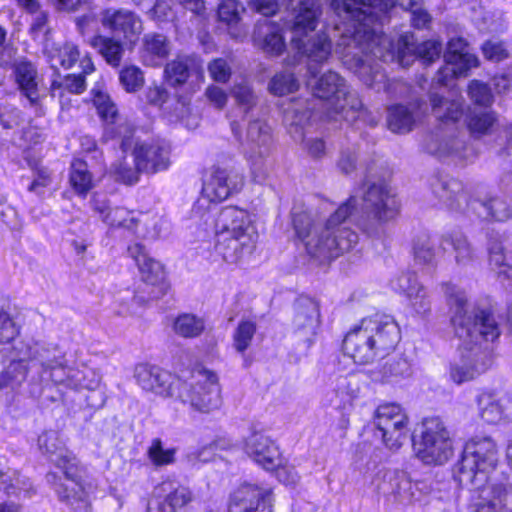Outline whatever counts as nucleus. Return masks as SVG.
Segmentation results:
<instances>
[{
    "label": "nucleus",
    "mask_w": 512,
    "mask_h": 512,
    "mask_svg": "<svg viewBox=\"0 0 512 512\" xmlns=\"http://www.w3.org/2000/svg\"><path fill=\"white\" fill-rule=\"evenodd\" d=\"M315 115L314 105L308 101L297 102L285 111L284 120L295 140H303L304 128Z\"/></svg>",
    "instance_id": "nucleus-35"
},
{
    "label": "nucleus",
    "mask_w": 512,
    "mask_h": 512,
    "mask_svg": "<svg viewBox=\"0 0 512 512\" xmlns=\"http://www.w3.org/2000/svg\"><path fill=\"white\" fill-rule=\"evenodd\" d=\"M23 357L11 361L0 376V387L12 390L20 387L28 374L27 361L38 366L42 383L52 384L59 390H95L100 384L99 375L86 366H69L66 353L55 343L29 341L23 344Z\"/></svg>",
    "instance_id": "nucleus-4"
},
{
    "label": "nucleus",
    "mask_w": 512,
    "mask_h": 512,
    "mask_svg": "<svg viewBox=\"0 0 512 512\" xmlns=\"http://www.w3.org/2000/svg\"><path fill=\"white\" fill-rule=\"evenodd\" d=\"M15 82L22 95L31 105H35L39 99L37 70L30 62H19L14 65Z\"/></svg>",
    "instance_id": "nucleus-36"
},
{
    "label": "nucleus",
    "mask_w": 512,
    "mask_h": 512,
    "mask_svg": "<svg viewBox=\"0 0 512 512\" xmlns=\"http://www.w3.org/2000/svg\"><path fill=\"white\" fill-rule=\"evenodd\" d=\"M160 490L163 493L160 500L176 512L186 508L196 498L195 493L188 485L173 478L164 480L160 485Z\"/></svg>",
    "instance_id": "nucleus-34"
},
{
    "label": "nucleus",
    "mask_w": 512,
    "mask_h": 512,
    "mask_svg": "<svg viewBox=\"0 0 512 512\" xmlns=\"http://www.w3.org/2000/svg\"><path fill=\"white\" fill-rule=\"evenodd\" d=\"M134 162L146 173L165 170L170 165V149L164 142L136 143L133 149Z\"/></svg>",
    "instance_id": "nucleus-24"
},
{
    "label": "nucleus",
    "mask_w": 512,
    "mask_h": 512,
    "mask_svg": "<svg viewBox=\"0 0 512 512\" xmlns=\"http://www.w3.org/2000/svg\"><path fill=\"white\" fill-rule=\"evenodd\" d=\"M400 340V329L394 318L376 313L363 318L343 340L344 353L357 364H368L390 353Z\"/></svg>",
    "instance_id": "nucleus-7"
},
{
    "label": "nucleus",
    "mask_w": 512,
    "mask_h": 512,
    "mask_svg": "<svg viewBox=\"0 0 512 512\" xmlns=\"http://www.w3.org/2000/svg\"><path fill=\"white\" fill-rule=\"evenodd\" d=\"M443 250L451 248L455 254V261L460 265H466L474 260L475 253L466 236L460 232L446 234L442 237Z\"/></svg>",
    "instance_id": "nucleus-40"
},
{
    "label": "nucleus",
    "mask_w": 512,
    "mask_h": 512,
    "mask_svg": "<svg viewBox=\"0 0 512 512\" xmlns=\"http://www.w3.org/2000/svg\"><path fill=\"white\" fill-rule=\"evenodd\" d=\"M374 425L381 433L384 445L390 450H398L408 436V416L396 403H384L374 412Z\"/></svg>",
    "instance_id": "nucleus-14"
},
{
    "label": "nucleus",
    "mask_w": 512,
    "mask_h": 512,
    "mask_svg": "<svg viewBox=\"0 0 512 512\" xmlns=\"http://www.w3.org/2000/svg\"><path fill=\"white\" fill-rule=\"evenodd\" d=\"M445 66L438 71L437 82L448 85L449 79L465 76L467 71L478 65V58L468 52L467 43L462 38H453L448 42L444 54Z\"/></svg>",
    "instance_id": "nucleus-17"
},
{
    "label": "nucleus",
    "mask_w": 512,
    "mask_h": 512,
    "mask_svg": "<svg viewBox=\"0 0 512 512\" xmlns=\"http://www.w3.org/2000/svg\"><path fill=\"white\" fill-rule=\"evenodd\" d=\"M394 290L404 293L410 300L414 310L419 314H425L430 310V300L427 292L421 286L414 273H402L391 282Z\"/></svg>",
    "instance_id": "nucleus-31"
},
{
    "label": "nucleus",
    "mask_w": 512,
    "mask_h": 512,
    "mask_svg": "<svg viewBox=\"0 0 512 512\" xmlns=\"http://www.w3.org/2000/svg\"><path fill=\"white\" fill-rule=\"evenodd\" d=\"M69 182L80 196H85L92 189L93 177L86 162L76 159L71 163Z\"/></svg>",
    "instance_id": "nucleus-44"
},
{
    "label": "nucleus",
    "mask_w": 512,
    "mask_h": 512,
    "mask_svg": "<svg viewBox=\"0 0 512 512\" xmlns=\"http://www.w3.org/2000/svg\"><path fill=\"white\" fill-rule=\"evenodd\" d=\"M175 397L194 410L210 412L220 407L221 394L217 376L207 370L193 372L186 380L178 378Z\"/></svg>",
    "instance_id": "nucleus-11"
},
{
    "label": "nucleus",
    "mask_w": 512,
    "mask_h": 512,
    "mask_svg": "<svg viewBox=\"0 0 512 512\" xmlns=\"http://www.w3.org/2000/svg\"><path fill=\"white\" fill-rule=\"evenodd\" d=\"M64 88L70 93L74 94H81L86 89V82L84 75H76V74H69L65 76V78L62 81L53 80L51 84V89L53 92V95H55V92L57 89Z\"/></svg>",
    "instance_id": "nucleus-58"
},
{
    "label": "nucleus",
    "mask_w": 512,
    "mask_h": 512,
    "mask_svg": "<svg viewBox=\"0 0 512 512\" xmlns=\"http://www.w3.org/2000/svg\"><path fill=\"white\" fill-rule=\"evenodd\" d=\"M201 73V62L194 56H178L168 62L164 69L165 79L171 86L183 85L192 74Z\"/></svg>",
    "instance_id": "nucleus-33"
},
{
    "label": "nucleus",
    "mask_w": 512,
    "mask_h": 512,
    "mask_svg": "<svg viewBox=\"0 0 512 512\" xmlns=\"http://www.w3.org/2000/svg\"><path fill=\"white\" fill-rule=\"evenodd\" d=\"M432 113L435 118L443 123H455L464 113L463 100L444 98L436 93L430 95Z\"/></svg>",
    "instance_id": "nucleus-38"
},
{
    "label": "nucleus",
    "mask_w": 512,
    "mask_h": 512,
    "mask_svg": "<svg viewBox=\"0 0 512 512\" xmlns=\"http://www.w3.org/2000/svg\"><path fill=\"white\" fill-rule=\"evenodd\" d=\"M171 51V45L168 38L156 32H150L143 36L140 49L142 62L151 67L160 66Z\"/></svg>",
    "instance_id": "nucleus-32"
},
{
    "label": "nucleus",
    "mask_w": 512,
    "mask_h": 512,
    "mask_svg": "<svg viewBox=\"0 0 512 512\" xmlns=\"http://www.w3.org/2000/svg\"><path fill=\"white\" fill-rule=\"evenodd\" d=\"M507 459L512 468V439L507 446ZM498 448L489 436H476L464 447L455 467L454 479L462 487L479 490L470 512H512V475L494 473Z\"/></svg>",
    "instance_id": "nucleus-3"
},
{
    "label": "nucleus",
    "mask_w": 512,
    "mask_h": 512,
    "mask_svg": "<svg viewBox=\"0 0 512 512\" xmlns=\"http://www.w3.org/2000/svg\"><path fill=\"white\" fill-rule=\"evenodd\" d=\"M257 239L258 237H253L249 233L240 236L227 233L216 234L215 250L225 262L236 264L253 252Z\"/></svg>",
    "instance_id": "nucleus-27"
},
{
    "label": "nucleus",
    "mask_w": 512,
    "mask_h": 512,
    "mask_svg": "<svg viewBox=\"0 0 512 512\" xmlns=\"http://www.w3.org/2000/svg\"><path fill=\"white\" fill-rule=\"evenodd\" d=\"M320 327L318 303L310 298H299L294 305L292 335L307 349L312 346Z\"/></svg>",
    "instance_id": "nucleus-16"
},
{
    "label": "nucleus",
    "mask_w": 512,
    "mask_h": 512,
    "mask_svg": "<svg viewBox=\"0 0 512 512\" xmlns=\"http://www.w3.org/2000/svg\"><path fill=\"white\" fill-rule=\"evenodd\" d=\"M335 393L344 406L350 404L358 396L359 388L352 378L340 376L336 380Z\"/></svg>",
    "instance_id": "nucleus-56"
},
{
    "label": "nucleus",
    "mask_w": 512,
    "mask_h": 512,
    "mask_svg": "<svg viewBox=\"0 0 512 512\" xmlns=\"http://www.w3.org/2000/svg\"><path fill=\"white\" fill-rule=\"evenodd\" d=\"M215 232L216 234L227 233L233 236L249 233L253 237H258L248 212L233 206L221 210L215 223Z\"/></svg>",
    "instance_id": "nucleus-29"
},
{
    "label": "nucleus",
    "mask_w": 512,
    "mask_h": 512,
    "mask_svg": "<svg viewBox=\"0 0 512 512\" xmlns=\"http://www.w3.org/2000/svg\"><path fill=\"white\" fill-rule=\"evenodd\" d=\"M38 448L54 465L63 471L65 483H56L57 475L48 473L46 479L55 485L54 489L61 502L76 512H89L91 509L90 495L95 485L91 481L82 480L76 456L69 451L59 433L54 430L44 431L38 437Z\"/></svg>",
    "instance_id": "nucleus-6"
},
{
    "label": "nucleus",
    "mask_w": 512,
    "mask_h": 512,
    "mask_svg": "<svg viewBox=\"0 0 512 512\" xmlns=\"http://www.w3.org/2000/svg\"><path fill=\"white\" fill-rule=\"evenodd\" d=\"M210 77L219 83H226L231 77V67L223 58H217L208 65Z\"/></svg>",
    "instance_id": "nucleus-62"
},
{
    "label": "nucleus",
    "mask_w": 512,
    "mask_h": 512,
    "mask_svg": "<svg viewBox=\"0 0 512 512\" xmlns=\"http://www.w3.org/2000/svg\"><path fill=\"white\" fill-rule=\"evenodd\" d=\"M45 55L52 69H70L79 60L80 52L75 44L67 42L46 47Z\"/></svg>",
    "instance_id": "nucleus-39"
},
{
    "label": "nucleus",
    "mask_w": 512,
    "mask_h": 512,
    "mask_svg": "<svg viewBox=\"0 0 512 512\" xmlns=\"http://www.w3.org/2000/svg\"><path fill=\"white\" fill-rule=\"evenodd\" d=\"M388 127L395 133H407L412 130L415 123L413 111L404 105L391 106L388 109Z\"/></svg>",
    "instance_id": "nucleus-45"
},
{
    "label": "nucleus",
    "mask_w": 512,
    "mask_h": 512,
    "mask_svg": "<svg viewBox=\"0 0 512 512\" xmlns=\"http://www.w3.org/2000/svg\"><path fill=\"white\" fill-rule=\"evenodd\" d=\"M203 330V320L192 314L180 315L174 321L175 333L185 338L197 337Z\"/></svg>",
    "instance_id": "nucleus-50"
},
{
    "label": "nucleus",
    "mask_w": 512,
    "mask_h": 512,
    "mask_svg": "<svg viewBox=\"0 0 512 512\" xmlns=\"http://www.w3.org/2000/svg\"><path fill=\"white\" fill-rule=\"evenodd\" d=\"M101 24L115 37L135 44L143 32V22L138 14L125 8H108L101 13Z\"/></svg>",
    "instance_id": "nucleus-18"
},
{
    "label": "nucleus",
    "mask_w": 512,
    "mask_h": 512,
    "mask_svg": "<svg viewBox=\"0 0 512 512\" xmlns=\"http://www.w3.org/2000/svg\"><path fill=\"white\" fill-rule=\"evenodd\" d=\"M363 211L365 216L358 221L359 228L369 236H376L383 224L397 216L399 203L385 183H374L364 194Z\"/></svg>",
    "instance_id": "nucleus-12"
},
{
    "label": "nucleus",
    "mask_w": 512,
    "mask_h": 512,
    "mask_svg": "<svg viewBox=\"0 0 512 512\" xmlns=\"http://www.w3.org/2000/svg\"><path fill=\"white\" fill-rule=\"evenodd\" d=\"M275 469L278 480L287 486H294L300 481V475L294 466L280 464Z\"/></svg>",
    "instance_id": "nucleus-63"
},
{
    "label": "nucleus",
    "mask_w": 512,
    "mask_h": 512,
    "mask_svg": "<svg viewBox=\"0 0 512 512\" xmlns=\"http://www.w3.org/2000/svg\"><path fill=\"white\" fill-rule=\"evenodd\" d=\"M93 103L99 117L104 121L103 137L106 140H120V147L125 152L132 145L134 129L126 120H122L118 114L116 104L108 93L93 89Z\"/></svg>",
    "instance_id": "nucleus-15"
},
{
    "label": "nucleus",
    "mask_w": 512,
    "mask_h": 512,
    "mask_svg": "<svg viewBox=\"0 0 512 512\" xmlns=\"http://www.w3.org/2000/svg\"><path fill=\"white\" fill-rule=\"evenodd\" d=\"M119 81L126 92L135 93L144 86V73L135 65L125 66L120 70Z\"/></svg>",
    "instance_id": "nucleus-53"
},
{
    "label": "nucleus",
    "mask_w": 512,
    "mask_h": 512,
    "mask_svg": "<svg viewBox=\"0 0 512 512\" xmlns=\"http://www.w3.org/2000/svg\"><path fill=\"white\" fill-rule=\"evenodd\" d=\"M479 418L491 425L499 424L512 416V400L504 394L483 391L476 398Z\"/></svg>",
    "instance_id": "nucleus-26"
},
{
    "label": "nucleus",
    "mask_w": 512,
    "mask_h": 512,
    "mask_svg": "<svg viewBox=\"0 0 512 512\" xmlns=\"http://www.w3.org/2000/svg\"><path fill=\"white\" fill-rule=\"evenodd\" d=\"M445 296L451 313V324L459 339V358L449 367V377L457 385L474 380L490 366V359L482 349L485 342L500 336V329L491 312L468 310L467 296L461 288L447 284Z\"/></svg>",
    "instance_id": "nucleus-2"
},
{
    "label": "nucleus",
    "mask_w": 512,
    "mask_h": 512,
    "mask_svg": "<svg viewBox=\"0 0 512 512\" xmlns=\"http://www.w3.org/2000/svg\"><path fill=\"white\" fill-rule=\"evenodd\" d=\"M271 142L270 127L260 119L250 120L246 135L241 139V146L251 162L253 171L261 168L263 158L269 153Z\"/></svg>",
    "instance_id": "nucleus-21"
},
{
    "label": "nucleus",
    "mask_w": 512,
    "mask_h": 512,
    "mask_svg": "<svg viewBox=\"0 0 512 512\" xmlns=\"http://www.w3.org/2000/svg\"><path fill=\"white\" fill-rule=\"evenodd\" d=\"M256 332L253 321H241L233 334L234 347L238 352H244L249 346Z\"/></svg>",
    "instance_id": "nucleus-55"
},
{
    "label": "nucleus",
    "mask_w": 512,
    "mask_h": 512,
    "mask_svg": "<svg viewBox=\"0 0 512 512\" xmlns=\"http://www.w3.org/2000/svg\"><path fill=\"white\" fill-rule=\"evenodd\" d=\"M111 173L115 176L116 180L125 184L132 185L138 182L140 172L135 162L130 163L126 157L117 160L111 165Z\"/></svg>",
    "instance_id": "nucleus-52"
},
{
    "label": "nucleus",
    "mask_w": 512,
    "mask_h": 512,
    "mask_svg": "<svg viewBox=\"0 0 512 512\" xmlns=\"http://www.w3.org/2000/svg\"><path fill=\"white\" fill-rule=\"evenodd\" d=\"M421 0H332L331 8L344 20L335 29L339 31L336 53L343 64L355 73L368 87L376 91H388L386 74L378 61H397L406 67L420 58L425 63L438 59L442 45L428 40L418 45L412 35H402L394 43L390 37L378 31L389 11L398 3L411 13V22L416 28H425L431 21L429 13L422 9Z\"/></svg>",
    "instance_id": "nucleus-1"
},
{
    "label": "nucleus",
    "mask_w": 512,
    "mask_h": 512,
    "mask_svg": "<svg viewBox=\"0 0 512 512\" xmlns=\"http://www.w3.org/2000/svg\"><path fill=\"white\" fill-rule=\"evenodd\" d=\"M274 496L270 488L243 484L230 497L229 512H273Z\"/></svg>",
    "instance_id": "nucleus-20"
},
{
    "label": "nucleus",
    "mask_w": 512,
    "mask_h": 512,
    "mask_svg": "<svg viewBox=\"0 0 512 512\" xmlns=\"http://www.w3.org/2000/svg\"><path fill=\"white\" fill-rule=\"evenodd\" d=\"M134 377L138 385L145 391L163 397L175 395L173 386L177 388V379L157 366L139 364L135 367Z\"/></svg>",
    "instance_id": "nucleus-25"
},
{
    "label": "nucleus",
    "mask_w": 512,
    "mask_h": 512,
    "mask_svg": "<svg viewBox=\"0 0 512 512\" xmlns=\"http://www.w3.org/2000/svg\"><path fill=\"white\" fill-rule=\"evenodd\" d=\"M484 57L493 62H500L509 57V52L502 41L488 40L482 45Z\"/></svg>",
    "instance_id": "nucleus-60"
},
{
    "label": "nucleus",
    "mask_w": 512,
    "mask_h": 512,
    "mask_svg": "<svg viewBox=\"0 0 512 512\" xmlns=\"http://www.w3.org/2000/svg\"><path fill=\"white\" fill-rule=\"evenodd\" d=\"M0 484L8 495H18L22 491L28 493V480L21 479L17 471L11 470L0 463Z\"/></svg>",
    "instance_id": "nucleus-49"
},
{
    "label": "nucleus",
    "mask_w": 512,
    "mask_h": 512,
    "mask_svg": "<svg viewBox=\"0 0 512 512\" xmlns=\"http://www.w3.org/2000/svg\"><path fill=\"white\" fill-rule=\"evenodd\" d=\"M243 448L246 454L265 470H275L282 464L278 446L262 431L252 430L244 439Z\"/></svg>",
    "instance_id": "nucleus-23"
},
{
    "label": "nucleus",
    "mask_w": 512,
    "mask_h": 512,
    "mask_svg": "<svg viewBox=\"0 0 512 512\" xmlns=\"http://www.w3.org/2000/svg\"><path fill=\"white\" fill-rule=\"evenodd\" d=\"M231 95L237 106L245 114H249L257 105L258 97L253 88L245 81L235 83L231 89Z\"/></svg>",
    "instance_id": "nucleus-48"
},
{
    "label": "nucleus",
    "mask_w": 512,
    "mask_h": 512,
    "mask_svg": "<svg viewBox=\"0 0 512 512\" xmlns=\"http://www.w3.org/2000/svg\"><path fill=\"white\" fill-rule=\"evenodd\" d=\"M19 334V328L9 313L0 311V344L13 341Z\"/></svg>",
    "instance_id": "nucleus-61"
},
{
    "label": "nucleus",
    "mask_w": 512,
    "mask_h": 512,
    "mask_svg": "<svg viewBox=\"0 0 512 512\" xmlns=\"http://www.w3.org/2000/svg\"><path fill=\"white\" fill-rule=\"evenodd\" d=\"M497 121L493 111H473L467 117V127L470 134L479 138L489 133Z\"/></svg>",
    "instance_id": "nucleus-47"
},
{
    "label": "nucleus",
    "mask_w": 512,
    "mask_h": 512,
    "mask_svg": "<svg viewBox=\"0 0 512 512\" xmlns=\"http://www.w3.org/2000/svg\"><path fill=\"white\" fill-rule=\"evenodd\" d=\"M253 39L257 47L272 56L282 54L286 48L283 24L272 20L265 19L258 22L254 29Z\"/></svg>",
    "instance_id": "nucleus-28"
},
{
    "label": "nucleus",
    "mask_w": 512,
    "mask_h": 512,
    "mask_svg": "<svg viewBox=\"0 0 512 512\" xmlns=\"http://www.w3.org/2000/svg\"><path fill=\"white\" fill-rule=\"evenodd\" d=\"M388 492L393 500L400 504H410L417 499V485L413 483L404 473L393 472L388 475Z\"/></svg>",
    "instance_id": "nucleus-37"
},
{
    "label": "nucleus",
    "mask_w": 512,
    "mask_h": 512,
    "mask_svg": "<svg viewBox=\"0 0 512 512\" xmlns=\"http://www.w3.org/2000/svg\"><path fill=\"white\" fill-rule=\"evenodd\" d=\"M89 44L98 51L109 65L113 67L120 65L124 54L121 41L112 37L96 35L90 39Z\"/></svg>",
    "instance_id": "nucleus-41"
},
{
    "label": "nucleus",
    "mask_w": 512,
    "mask_h": 512,
    "mask_svg": "<svg viewBox=\"0 0 512 512\" xmlns=\"http://www.w3.org/2000/svg\"><path fill=\"white\" fill-rule=\"evenodd\" d=\"M487 245L491 267L498 270L499 274L512 279V256L507 257L502 239L500 237H490Z\"/></svg>",
    "instance_id": "nucleus-42"
},
{
    "label": "nucleus",
    "mask_w": 512,
    "mask_h": 512,
    "mask_svg": "<svg viewBox=\"0 0 512 512\" xmlns=\"http://www.w3.org/2000/svg\"><path fill=\"white\" fill-rule=\"evenodd\" d=\"M299 87V82L290 71H283L276 74L269 83V90L275 95L292 93Z\"/></svg>",
    "instance_id": "nucleus-54"
},
{
    "label": "nucleus",
    "mask_w": 512,
    "mask_h": 512,
    "mask_svg": "<svg viewBox=\"0 0 512 512\" xmlns=\"http://www.w3.org/2000/svg\"><path fill=\"white\" fill-rule=\"evenodd\" d=\"M175 448H165L163 442L159 438L151 441L147 450L148 459L157 467L166 466L175 462Z\"/></svg>",
    "instance_id": "nucleus-51"
},
{
    "label": "nucleus",
    "mask_w": 512,
    "mask_h": 512,
    "mask_svg": "<svg viewBox=\"0 0 512 512\" xmlns=\"http://www.w3.org/2000/svg\"><path fill=\"white\" fill-rule=\"evenodd\" d=\"M433 194L448 209L455 212L473 210L479 217L507 221L512 218V207L502 197H491L487 201L469 200L462 182L453 178H439L432 183Z\"/></svg>",
    "instance_id": "nucleus-10"
},
{
    "label": "nucleus",
    "mask_w": 512,
    "mask_h": 512,
    "mask_svg": "<svg viewBox=\"0 0 512 512\" xmlns=\"http://www.w3.org/2000/svg\"><path fill=\"white\" fill-rule=\"evenodd\" d=\"M470 98L478 105L487 106L493 101V95L487 84L473 80L468 87Z\"/></svg>",
    "instance_id": "nucleus-59"
},
{
    "label": "nucleus",
    "mask_w": 512,
    "mask_h": 512,
    "mask_svg": "<svg viewBox=\"0 0 512 512\" xmlns=\"http://www.w3.org/2000/svg\"><path fill=\"white\" fill-rule=\"evenodd\" d=\"M425 150L437 157L455 156L458 158H465L464 150L466 144L464 139L459 136V132L452 131L435 132L428 135L424 141Z\"/></svg>",
    "instance_id": "nucleus-30"
},
{
    "label": "nucleus",
    "mask_w": 512,
    "mask_h": 512,
    "mask_svg": "<svg viewBox=\"0 0 512 512\" xmlns=\"http://www.w3.org/2000/svg\"><path fill=\"white\" fill-rule=\"evenodd\" d=\"M320 0H303L294 10L292 24V44L312 63L323 64L331 55V41L325 33H317L312 37H308L318 24L321 15Z\"/></svg>",
    "instance_id": "nucleus-9"
},
{
    "label": "nucleus",
    "mask_w": 512,
    "mask_h": 512,
    "mask_svg": "<svg viewBox=\"0 0 512 512\" xmlns=\"http://www.w3.org/2000/svg\"><path fill=\"white\" fill-rule=\"evenodd\" d=\"M244 177L235 169L214 167L204 181L202 195L210 202H221L238 193Z\"/></svg>",
    "instance_id": "nucleus-19"
},
{
    "label": "nucleus",
    "mask_w": 512,
    "mask_h": 512,
    "mask_svg": "<svg viewBox=\"0 0 512 512\" xmlns=\"http://www.w3.org/2000/svg\"><path fill=\"white\" fill-rule=\"evenodd\" d=\"M310 79L308 85L312 88L315 97L321 99L322 106L328 119L353 121L362 108V101L358 95L349 90L345 79L337 72L329 70L316 77L317 71L308 65Z\"/></svg>",
    "instance_id": "nucleus-8"
},
{
    "label": "nucleus",
    "mask_w": 512,
    "mask_h": 512,
    "mask_svg": "<svg viewBox=\"0 0 512 512\" xmlns=\"http://www.w3.org/2000/svg\"><path fill=\"white\" fill-rule=\"evenodd\" d=\"M129 255L136 262L141 278L146 285L152 286V291L149 293V299H157L164 295L167 290L165 284V272L163 266L153 258L149 257L145 251L144 246L139 243H134L128 247Z\"/></svg>",
    "instance_id": "nucleus-22"
},
{
    "label": "nucleus",
    "mask_w": 512,
    "mask_h": 512,
    "mask_svg": "<svg viewBox=\"0 0 512 512\" xmlns=\"http://www.w3.org/2000/svg\"><path fill=\"white\" fill-rule=\"evenodd\" d=\"M244 7L236 0H222L218 7V17L228 25L237 24Z\"/></svg>",
    "instance_id": "nucleus-57"
},
{
    "label": "nucleus",
    "mask_w": 512,
    "mask_h": 512,
    "mask_svg": "<svg viewBox=\"0 0 512 512\" xmlns=\"http://www.w3.org/2000/svg\"><path fill=\"white\" fill-rule=\"evenodd\" d=\"M94 209L100 214L102 220L112 227H124L133 230L137 225L133 212L123 207L109 208L96 203Z\"/></svg>",
    "instance_id": "nucleus-43"
},
{
    "label": "nucleus",
    "mask_w": 512,
    "mask_h": 512,
    "mask_svg": "<svg viewBox=\"0 0 512 512\" xmlns=\"http://www.w3.org/2000/svg\"><path fill=\"white\" fill-rule=\"evenodd\" d=\"M356 161H357V156H356L355 149L347 148V149H343L341 151L337 165H338V168L343 173L349 174L352 171H354V169L356 167Z\"/></svg>",
    "instance_id": "nucleus-64"
},
{
    "label": "nucleus",
    "mask_w": 512,
    "mask_h": 512,
    "mask_svg": "<svg viewBox=\"0 0 512 512\" xmlns=\"http://www.w3.org/2000/svg\"><path fill=\"white\" fill-rule=\"evenodd\" d=\"M356 204V197H350L322 226L313 225L308 212L293 210L292 222L295 233L304 243L309 255L320 261H328L350 251L358 243V234L346 225Z\"/></svg>",
    "instance_id": "nucleus-5"
},
{
    "label": "nucleus",
    "mask_w": 512,
    "mask_h": 512,
    "mask_svg": "<svg viewBox=\"0 0 512 512\" xmlns=\"http://www.w3.org/2000/svg\"><path fill=\"white\" fill-rule=\"evenodd\" d=\"M416 455L426 464H443L453 454L452 440L438 417L422 422L420 439L414 442Z\"/></svg>",
    "instance_id": "nucleus-13"
},
{
    "label": "nucleus",
    "mask_w": 512,
    "mask_h": 512,
    "mask_svg": "<svg viewBox=\"0 0 512 512\" xmlns=\"http://www.w3.org/2000/svg\"><path fill=\"white\" fill-rule=\"evenodd\" d=\"M414 260L422 265H434L436 261V243L427 233L419 234L413 242Z\"/></svg>",
    "instance_id": "nucleus-46"
}]
</instances>
